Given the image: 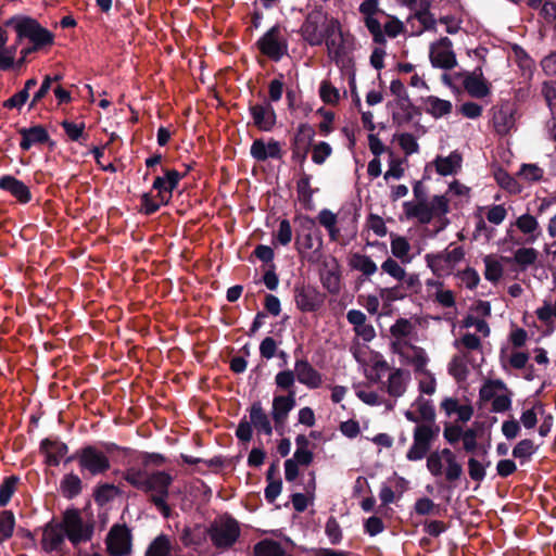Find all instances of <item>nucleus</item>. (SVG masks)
Masks as SVG:
<instances>
[{
    "label": "nucleus",
    "mask_w": 556,
    "mask_h": 556,
    "mask_svg": "<svg viewBox=\"0 0 556 556\" xmlns=\"http://www.w3.org/2000/svg\"><path fill=\"white\" fill-rule=\"evenodd\" d=\"M490 465V462L483 464L482 462L470 457L468 459V473L469 477L477 482H481L485 478V468Z\"/></svg>",
    "instance_id": "052dcab7"
},
{
    "label": "nucleus",
    "mask_w": 556,
    "mask_h": 556,
    "mask_svg": "<svg viewBox=\"0 0 556 556\" xmlns=\"http://www.w3.org/2000/svg\"><path fill=\"white\" fill-rule=\"evenodd\" d=\"M490 316V302L478 300L471 304L460 325V328L466 330L460 339L464 348H480L483 345V340L490 336V327L485 320Z\"/></svg>",
    "instance_id": "f03ea898"
},
{
    "label": "nucleus",
    "mask_w": 556,
    "mask_h": 556,
    "mask_svg": "<svg viewBox=\"0 0 556 556\" xmlns=\"http://www.w3.org/2000/svg\"><path fill=\"white\" fill-rule=\"evenodd\" d=\"M296 191L300 200L309 201L312 199L313 190L311 188V176L308 174H301L296 182Z\"/></svg>",
    "instance_id": "0e129e2a"
},
{
    "label": "nucleus",
    "mask_w": 556,
    "mask_h": 556,
    "mask_svg": "<svg viewBox=\"0 0 556 556\" xmlns=\"http://www.w3.org/2000/svg\"><path fill=\"white\" fill-rule=\"evenodd\" d=\"M324 42L329 58L337 63L343 61L350 51L349 38L343 34L340 22L333 17H330V25Z\"/></svg>",
    "instance_id": "ddd939ff"
},
{
    "label": "nucleus",
    "mask_w": 556,
    "mask_h": 556,
    "mask_svg": "<svg viewBox=\"0 0 556 556\" xmlns=\"http://www.w3.org/2000/svg\"><path fill=\"white\" fill-rule=\"evenodd\" d=\"M40 450L46 457V463L50 466H56L65 456L67 446L58 440L46 439L41 442Z\"/></svg>",
    "instance_id": "473e14b6"
},
{
    "label": "nucleus",
    "mask_w": 556,
    "mask_h": 556,
    "mask_svg": "<svg viewBox=\"0 0 556 556\" xmlns=\"http://www.w3.org/2000/svg\"><path fill=\"white\" fill-rule=\"evenodd\" d=\"M181 174L176 169H166L164 176H159L153 182V189L157 191L156 198L161 203H168L173 195V190L181 179Z\"/></svg>",
    "instance_id": "4be33fe9"
},
{
    "label": "nucleus",
    "mask_w": 556,
    "mask_h": 556,
    "mask_svg": "<svg viewBox=\"0 0 556 556\" xmlns=\"http://www.w3.org/2000/svg\"><path fill=\"white\" fill-rule=\"evenodd\" d=\"M35 87V77L29 78L25 87L13 94L11 98L4 101L3 106L8 109H20L22 105L25 104L29 97V90Z\"/></svg>",
    "instance_id": "a18cd8bd"
},
{
    "label": "nucleus",
    "mask_w": 556,
    "mask_h": 556,
    "mask_svg": "<svg viewBox=\"0 0 556 556\" xmlns=\"http://www.w3.org/2000/svg\"><path fill=\"white\" fill-rule=\"evenodd\" d=\"M295 406L294 392L289 396H276L273 401L271 415L276 426L285 424L289 412Z\"/></svg>",
    "instance_id": "72a5a7b5"
},
{
    "label": "nucleus",
    "mask_w": 556,
    "mask_h": 556,
    "mask_svg": "<svg viewBox=\"0 0 556 556\" xmlns=\"http://www.w3.org/2000/svg\"><path fill=\"white\" fill-rule=\"evenodd\" d=\"M256 556H285L280 543L273 540H263L254 547Z\"/></svg>",
    "instance_id": "de8ad7c7"
},
{
    "label": "nucleus",
    "mask_w": 556,
    "mask_h": 556,
    "mask_svg": "<svg viewBox=\"0 0 556 556\" xmlns=\"http://www.w3.org/2000/svg\"><path fill=\"white\" fill-rule=\"evenodd\" d=\"M365 25L371 34L374 41L377 43H384L386 36L381 28L380 22L374 16L364 17Z\"/></svg>",
    "instance_id": "e2e57ef3"
},
{
    "label": "nucleus",
    "mask_w": 556,
    "mask_h": 556,
    "mask_svg": "<svg viewBox=\"0 0 556 556\" xmlns=\"http://www.w3.org/2000/svg\"><path fill=\"white\" fill-rule=\"evenodd\" d=\"M349 265L352 269L362 273L365 277H371L378 270L377 264L368 255L358 252L350 256Z\"/></svg>",
    "instance_id": "4c0bfd02"
},
{
    "label": "nucleus",
    "mask_w": 556,
    "mask_h": 556,
    "mask_svg": "<svg viewBox=\"0 0 556 556\" xmlns=\"http://www.w3.org/2000/svg\"><path fill=\"white\" fill-rule=\"evenodd\" d=\"M12 548L17 554V556H35L34 533L30 530L20 526L16 529Z\"/></svg>",
    "instance_id": "c756f323"
},
{
    "label": "nucleus",
    "mask_w": 556,
    "mask_h": 556,
    "mask_svg": "<svg viewBox=\"0 0 556 556\" xmlns=\"http://www.w3.org/2000/svg\"><path fill=\"white\" fill-rule=\"evenodd\" d=\"M20 477L12 475L5 477L0 484V507H5L13 494L18 490Z\"/></svg>",
    "instance_id": "79ce46f5"
},
{
    "label": "nucleus",
    "mask_w": 556,
    "mask_h": 556,
    "mask_svg": "<svg viewBox=\"0 0 556 556\" xmlns=\"http://www.w3.org/2000/svg\"><path fill=\"white\" fill-rule=\"evenodd\" d=\"M108 549L112 556H124L130 552V534L126 527L114 526L106 539Z\"/></svg>",
    "instance_id": "aec40b11"
},
{
    "label": "nucleus",
    "mask_w": 556,
    "mask_h": 556,
    "mask_svg": "<svg viewBox=\"0 0 556 556\" xmlns=\"http://www.w3.org/2000/svg\"><path fill=\"white\" fill-rule=\"evenodd\" d=\"M412 408H415L422 421H433L435 413L434 408L429 400L418 396L413 403Z\"/></svg>",
    "instance_id": "603ef678"
},
{
    "label": "nucleus",
    "mask_w": 556,
    "mask_h": 556,
    "mask_svg": "<svg viewBox=\"0 0 556 556\" xmlns=\"http://www.w3.org/2000/svg\"><path fill=\"white\" fill-rule=\"evenodd\" d=\"M330 18L321 12H313L307 15L301 27V33L305 41L311 46H319L324 42L328 33Z\"/></svg>",
    "instance_id": "4468645a"
},
{
    "label": "nucleus",
    "mask_w": 556,
    "mask_h": 556,
    "mask_svg": "<svg viewBox=\"0 0 556 556\" xmlns=\"http://www.w3.org/2000/svg\"><path fill=\"white\" fill-rule=\"evenodd\" d=\"M317 219L319 224L326 228L331 241L340 239V228L338 227V216L330 210L324 208L318 213Z\"/></svg>",
    "instance_id": "ea45409f"
},
{
    "label": "nucleus",
    "mask_w": 556,
    "mask_h": 556,
    "mask_svg": "<svg viewBox=\"0 0 556 556\" xmlns=\"http://www.w3.org/2000/svg\"><path fill=\"white\" fill-rule=\"evenodd\" d=\"M431 165L440 176H454L462 169L463 155L459 151L454 150L446 156L438 155Z\"/></svg>",
    "instance_id": "5701e85b"
},
{
    "label": "nucleus",
    "mask_w": 556,
    "mask_h": 556,
    "mask_svg": "<svg viewBox=\"0 0 556 556\" xmlns=\"http://www.w3.org/2000/svg\"><path fill=\"white\" fill-rule=\"evenodd\" d=\"M429 59L433 67L452 70L457 65L453 43L447 37H442L429 47Z\"/></svg>",
    "instance_id": "2eb2a0df"
},
{
    "label": "nucleus",
    "mask_w": 556,
    "mask_h": 556,
    "mask_svg": "<svg viewBox=\"0 0 556 556\" xmlns=\"http://www.w3.org/2000/svg\"><path fill=\"white\" fill-rule=\"evenodd\" d=\"M249 111L254 126L260 130L270 131L275 127L277 116L270 102L251 105Z\"/></svg>",
    "instance_id": "412c9836"
},
{
    "label": "nucleus",
    "mask_w": 556,
    "mask_h": 556,
    "mask_svg": "<svg viewBox=\"0 0 556 556\" xmlns=\"http://www.w3.org/2000/svg\"><path fill=\"white\" fill-rule=\"evenodd\" d=\"M78 462L81 470L96 476L106 471L110 468V460L105 454L92 446L81 450Z\"/></svg>",
    "instance_id": "6ab92c4d"
},
{
    "label": "nucleus",
    "mask_w": 556,
    "mask_h": 556,
    "mask_svg": "<svg viewBox=\"0 0 556 556\" xmlns=\"http://www.w3.org/2000/svg\"><path fill=\"white\" fill-rule=\"evenodd\" d=\"M426 113L434 118H440L448 115L452 112L453 105L448 100H443L434 96H429L422 101Z\"/></svg>",
    "instance_id": "e433bc0d"
},
{
    "label": "nucleus",
    "mask_w": 556,
    "mask_h": 556,
    "mask_svg": "<svg viewBox=\"0 0 556 556\" xmlns=\"http://www.w3.org/2000/svg\"><path fill=\"white\" fill-rule=\"evenodd\" d=\"M465 258V250L454 243L446 249L425 255L427 266L438 278L448 277L454 273L456 266Z\"/></svg>",
    "instance_id": "7ed1b4c3"
},
{
    "label": "nucleus",
    "mask_w": 556,
    "mask_h": 556,
    "mask_svg": "<svg viewBox=\"0 0 556 556\" xmlns=\"http://www.w3.org/2000/svg\"><path fill=\"white\" fill-rule=\"evenodd\" d=\"M457 277L460 283L469 290H473L480 282V276L473 268H466L458 271Z\"/></svg>",
    "instance_id": "680f3d73"
},
{
    "label": "nucleus",
    "mask_w": 556,
    "mask_h": 556,
    "mask_svg": "<svg viewBox=\"0 0 556 556\" xmlns=\"http://www.w3.org/2000/svg\"><path fill=\"white\" fill-rule=\"evenodd\" d=\"M315 130L311 125L304 123L298 126L294 135L293 155L299 157L301 162L305 161L307 151L313 144Z\"/></svg>",
    "instance_id": "393cba45"
},
{
    "label": "nucleus",
    "mask_w": 556,
    "mask_h": 556,
    "mask_svg": "<svg viewBox=\"0 0 556 556\" xmlns=\"http://www.w3.org/2000/svg\"><path fill=\"white\" fill-rule=\"evenodd\" d=\"M210 536L216 547H229L238 539L240 529L236 520L226 518L215 522L210 529Z\"/></svg>",
    "instance_id": "f3484780"
},
{
    "label": "nucleus",
    "mask_w": 556,
    "mask_h": 556,
    "mask_svg": "<svg viewBox=\"0 0 556 556\" xmlns=\"http://www.w3.org/2000/svg\"><path fill=\"white\" fill-rule=\"evenodd\" d=\"M173 479L164 471H156L148 476L147 484L144 488L146 492L151 493V501L157 507V509L164 515L169 517L170 508L166 503L168 496V486Z\"/></svg>",
    "instance_id": "1a4fd4ad"
},
{
    "label": "nucleus",
    "mask_w": 556,
    "mask_h": 556,
    "mask_svg": "<svg viewBox=\"0 0 556 556\" xmlns=\"http://www.w3.org/2000/svg\"><path fill=\"white\" fill-rule=\"evenodd\" d=\"M391 157L389 161V168L383 175V179L388 182L391 179H401L404 176L405 169L403 167L404 161L397 157H394L392 153H390Z\"/></svg>",
    "instance_id": "13d9d810"
},
{
    "label": "nucleus",
    "mask_w": 556,
    "mask_h": 556,
    "mask_svg": "<svg viewBox=\"0 0 556 556\" xmlns=\"http://www.w3.org/2000/svg\"><path fill=\"white\" fill-rule=\"evenodd\" d=\"M463 84L465 90L473 98H484L490 93L489 83L483 77L481 68L466 74Z\"/></svg>",
    "instance_id": "bb28decb"
},
{
    "label": "nucleus",
    "mask_w": 556,
    "mask_h": 556,
    "mask_svg": "<svg viewBox=\"0 0 556 556\" xmlns=\"http://www.w3.org/2000/svg\"><path fill=\"white\" fill-rule=\"evenodd\" d=\"M250 152L251 155L260 162L266 161L267 159L281 157L280 143L273 139H270L267 142H265L262 139L254 140L251 146Z\"/></svg>",
    "instance_id": "c85d7f7f"
},
{
    "label": "nucleus",
    "mask_w": 556,
    "mask_h": 556,
    "mask_svg": "<svg viewBox=\"0 0 556 556\" xmlns=\"http://www.w3.org/2000/svg\"><path fill=\"white\" fill-rule=\"evenodd\" d=\"M390 249L392 255L401 261L402 264L412 263L414 255L412 252V245L405 237L391 236Z\"/></svg>",
    "instance_id": "c9c22d12"
},
{
    "label": "nucleus",
    "mask_w": 556,
    "mask_h": 556,
    "mask_svg": "<svg viewBox=\"0 0 556 556\" xmlns=\"http://www.w3.org/2000/svg\"><path fill=\"white\" fill-rule=\"evenodd\" d=\"M544 170L536 164H522L518 176L527 182H535L543 178Z\"/></svg>",
    "instance_id": "4d7b16f0"
},
{
    "label": "nucleus",
    "mask_w": 556,
    "mask_h": 556,
    "mask_svg": "<svg viewBox=\"0 0 556 556\" xmlns=\"http://www.w3.org/2000/svg\"><path fill=\"white\" fill-rule=\"evenodd\" d=\"M62 527L67 539L74 545L91 539L92 526L76 509H67L64 513Z\"/></svg>",
    "instance_id": "f8f14e48"
},
{
    "label": "nucleus",
    "mask_w": 556,
    "mask_h": 556,
    "mask_svg": "<svg viewBox=\"0 0 556 556\" xmlns=\"http://www.w3.org/2000/svg\"><path fill=\"white\" fill-rule=\"evenodd\" d=\"M396 140H397L401 149L407 155L417 153L419 150L418 142L412 134H408V132L401 134L396 137Z\"/></svg>",
    "instance_id": "69168bd1"
},
{
    "label": "nucleus",
    "mask_w": 556,
    "mask_h": 556,
    "mask_svg": "<svg viewBox=\"0 0 556 556\" xmlns=\"http://www.w3.org/2000/svg\"><path fill=\"white\" fill-rule=\"evenodd\" d=\"M410 381V374L403 369L393 370L387 380L386 388L389 395L393 397L402 396Z\"/></svg>",
    "instance_id": "7c9ffc66"
},
{
    "label": "nucleus",
    "mask_w": 556,
    "mask_h": 556,
    "mask_svg": "<svg viewBox=\"0 0 556 556\" xmlns=\"http://www.w3.org/2000/svg\"><path fill=\"white\" fill-rule=\"evenodd\" d=\"M148 476L149 473L143 470L137 468H129L126 470L124 478L135 488L144 491Z\"/></svg>",
    "instance_id": "bf43d9fd"
},
{
    "label": "nucleus",
    "mask_w": 556,
    "mask_h": 556,
    "mask_svg": "<svg viewBox=\"0 0 556 556\" xmlns=\"http://www.w3.org/2000/svg\"><path fill=\"white\" fill-rule=\"evenodd\" d=\"M320 99L330 105H336L340 101L339 90L328 80H324L319 87Z\"/></svg>",
    "instance_id": "864d4df0"
},
{
    "label": "nucleus",
    "mask_w": 556,
    "mask_h": 556,
    "mask_svg": "<svg viewBox=\"0 0 556 556\" xmlns=\"http://www.w3.org/2000/svg\"><path fill=\"white\" fill-rule=\"evenodd\" d=\"M516 112L515 104L510 102H502L492 109V125L498 135L505 136L515 128Z\"/></svg>",
    "instance_id": "a211bd4d"
},
{
    "label": "nucleus",
    "mask_w": 556,
    "mask_h": 556,
    "mask_svg": "<svg viewBox=\"0 0 556 556\" xmlns=\"http://www.w3.org/2000/svg\"><path fill=\"white\" fill-rule=\"evenodd\" d=\"M472 367V361L468 350L462 351L453 357L448 365V372L457 381H463L467 378L470 368Z\"/></svg>",
    "instance_id": "2f4dec72"
},
{
    "label": "nucleus",
    "mask_w": 556,
    "mask_h": 556,
    "mask_svg": "<svg viewBox=\"0 0 556 556\" xmlns=\"http://www.w3.org/2000/svg\"><path fill=\"white\" fill-rule=\"evenodd\" d=\"M0 189L9 192L22 204H26L31 200V191L29 187L14 176H2L0 178Z\"/></svg>",
    "instance_id": "a878e982"
},
{
    "label": "nucleus",
    "mask_w": 556,
    "mask_h": 556,
    "mask_svg": "<svg viewBox=\"0 0 556 556\" xmlns=\"http://www.w3.org/2000/svg\"><path fill=\"white\" fill-rule=\"evenodd\" d=\"M4 26L15 30L17 42L25 39L29 41V46L21 51L22 56L16 62V65L21 66L25 62L26 55L35 51V18L16 14L7 20Z\"/></svg>",
    "instance_id": "9b49d317"
},
{
    "label": "nucleus",
    "mask_w": 556,
    "mask_h": 556,
    "mask_svg": "<svg viewBox=\"0 0 556 556\" xmlns=\"http://www.w3.org/2000/svg\"><path fill=\"white\" fill-rule=\"evenodd\" d=\"M538 251L533 248L521 247L514 253L513 261L522 269L533 265L538 260Z\"/></svg>",
    "instance_id": "49530a36"
},
{
    "label": "nucleus",
    "mask_w": 556,
    "mask_h": 556,
    "mask_svg": "<svg viewBox=\"0 0 556 556\" xmlns=\"http://www.w3.org/2000/svg\"><path fill=\"white\" fill-rule=\"evenodd\" d=\"M438 433L439 428L431 422L417 425L413 432V444L406 453V458L410 462L422 459L429 452Z\"/></svg>",
    "instance_id": "0eeeda50"
},
{
    "label": "nucleus",
    "mask_w": 556,
    "mask_h": 556,
    "mask_svg": "<svg viewBox=\"0 0 556 556\" xmlns=\"http://www.w3.org/2000/svg\"><path fill=\"white\" fill-rule=\"evenodd\" d=\"M381 269L384 274L392 277L396 281L405 278V268L393 257H388L382 264Z\"/></svg>",
    "instance_id": "6e6d98bb"
},
{
    "label": "nucleus",
    "mask_w": 556,
    "mask_h": 556,
    "mask_svg": "<svg viewBox=\"0 0 556 556\" xmlns=\"http://www.w3.org/2000/svg\"><path fill=\"white\" fill-rule=\"evenodd\" d=\"M484 265L485 279L491 282H497L502 278L504 271L502 263L497 258L488 255L484 257Z\"/></svg>",
    "instance_id": "09e8293b"
},
{
    "label": "nucleus",
    "mask_w": 556,
    "mask_h": 556,
    "mask_svg": "<svg viewBox=\"0 0 556 556\" xmlns=\"http://www.w3.org/2000/svg\"><path fill=\"white\" fill-rule=\"evenodd\" d=\"M427 469L433 477L444 476L450 482L458 480L463 475V467L450 448L430 453L427 457Z\"/></svg>",
    "instance_id": "39448f33"
},
{
    "label": "nucleus",
    "mask_w": 556,
    "mask_h": 556,
    "mask_svg": "<svg viewBox=\"0 0 556 556\" xmlns=\"http://www.w3.org/2000/svg\"><path fill=\"white\" fill-rule=\"evenodd\" d=\"M507 211L501 204H494L486 207L485 217L489 223L500 225L506 218Z\"/></svg>",
    "instance_id": "338daca9"
},
{
    "label": "nucleus",
    "mask_w": 556,
    "mask_h": 556,
    "mask_svg": "<svg viewBox=\"0 0 556 556\" xmlns=\"http://www.w3.org/2000/svg\"><path fill=\"white\" fill-rule=\"evenodd\" d=\"M541 236L539 220L530 213L518 216L507 230V237L517 245L533 244Z\"/></svg>",
    "instance_id": "423d86ee"
},
{
    "label": "nucleus",
    "mask_w": 556,
    "mask_h": 556,
    "mask_svg": "<svg viewBox=\"0 0 556 556\" xmlns=\"http://www.w3.org/2000/svg\"><path fill=\"white\" fill-rule=\"evenodd\" d=\"M450 212V201L445 194H437L426 200L406 201L403 203V213L408 220L428 225L433 220L440 224L439 230L448 224L446 217Z\"/></svg>",
    "instance_id": "f257e3e1"
},
{
    "label": "nucleus",
    "mask_w": 556,
    "mask_h": 556,
    "mask_svg": "<svg viewBox=\"0 0 556 556\" xmlns=\"http://www.w3.org/2000/svg\"><path fill=\"white\" fill-rule=\"evenodd\" d=\"M542 94L552 114H554V110L556 109V81H545L542 86Z\"/></svg>",
    "instance_id": "774afa93"
},
{
    "label": "nucleus",
    "mask_w": 556,
    "mask_h": 556,
    "mask_svg": "<svg viewBox=\"0 0 556 556\" xmlns=\"http://www.w3.org/2000/svg\"><path fill=\"white\" fill-rule=\"evenodd\" d=\"M311 148L312 161L317 165L324 164L326 160L332 154L331 146L325 141L313 143Z\"/></svg>",
    "instance_id": "5fc2aeb1"
},
{
    "label": "nucleus",
    "mask_w": 556,
    "mask_h": 556,
    "mask_svg": "<svg viewBox=\"0 0 556 556\" xmlns=\"http://www.w3.org/2000/svg\"><path fill=\"white\" fill-rule=\"evenodd\" d=\"M296 444L299 446L291 459L295 460L298 465L308 466L313 460V453L306 448L307 440L300 435L296 438Z\"/></svg>",
    "instance_id": "3c124183"
},
{
    "label": "nucleus",
    "mask_w": 556,
    "mask_h": 556,
    "mask_svg": "<svg viewBox=\"0 0 556 556\" xmlns=\"http://www.w3.org/2000/svg\"><path fill=\"white\" fill-rule=\"evenodd\" d=\"M295 304L302 312H315L324 304V295L312 287L298 288Z\"/></svg>",
    "instance_id": "b1692460"
},
{
    "label": "nucleus",
    "mask_w": 556,
    "mask_h": 556,
    "mask_svg": "<svg viewBox=\"0 0 556 556\" xmlns=\"http://www.w3.org/2000/svg\"><path fill=\"white\" fill-rule=\"evenodd\" d=\"M513 392L502 380H489L480 389V399L492 402V412L504 413L511 407Z\"/></svg>",
    "instance_id": "9d476101"
},
{
    "label": "nucleus",
    "mask_w": 556,
    "mask_h": 556,
    "mask_svg": "<svg viewBox=\"0 0 556 556\" xmlns=\"http://www.w3.org/2000/svg\"><path fill=\"white\" fill-rule=\"evenodd\" d=\"M403 365L410 366L419 374L418 387L424 394L432 395L437 390L434 376L426 369L428 357L424 350H397Z\"/></svg>",
    "instance_id": "20e7f679"
},
{
    "label": "nucleus",
    "mask_w": 556,
    "mask_h": 556,
    "mask_svg": "<svg viewBox=\"0 0 556 556\" xmlns=\"http://www.w3.org/2000/svg\"><path fill=\"white\" fill-rule=\"evenodd\" d=\"M14 526V514L11 510L0 511V544L12 536Z\"/></svg>",
    "instance_id": "8fccbe9b"
},
{
    "label": "nucleus",
    "mask_w": 556,
    "mask_h": 556,
    "mask_svg": "<svg viewBox=\"0 0 556 556\" xmlns=\"http://www.w3.org/2000/svg\"><path fill=\"white\" fill-rule=\"evenodd\" d=\"M60 489L65 497L73 498L81 491V480L77 475L68 473L62 479Z\"/></svg>",
    "instance_id": "c03bdc74"
},
{
    "label": "nucleus",
    "mask_w": 556,
    "mask_h": 556,
    "mask_svg": "<svg viewBox=\"0 0 556 556\" xmlns=\"http://www.w3.org/2000/svg\"><path fill=\"white\" fill-rule=\"evenodd\" d=\"M251 425H253L258 431H263L265 434H271L270 421L263 410L261 404L254 403L250 409Z\"/></svg>",
    "instance_id": "a19ab883"
},
{
    "label": "nucleus",
    "mask_w": 556,
    "mask_h": 556,
    "mask_svg": "<svg viewBox=\"0 0 556 556\" xmlns=\"http://www.w3.org/2000/svg\"><path fill=\"white\" fill-rule=\"evenodd\" d=\"M210 535L208 528L202 525L185 527L181 531L180 541L186 547L199 551L207 542Z\"/></svg>",
    "instance_id": "cd10ccee"
},
{
    "label": "nucleus",
    "mask_w": 556,
    "mask_h": 556,
    "mask_svg": "<svg viewBox=\"0 0 556 556\" xmlns=\"http://www.w3.org/2000/svg\"><path fill=\"white\" fill-rule=\"evenodd\" d=\"M262 54L273 61H279L288 52V40L281 26L269 28L256 42Z\"/></svg>",
    "instance_id": "6e6552de"
},
{
    "label": "nucleus",
    "mask_w": 556,
    "mask_h": 556,
    "mask_svg": "<svg viewBox=\"0 0 556 556\" xmlns=\"http://www.w3.org/2000/svg\"><path fill=\"white\" fill-rule=\"evenodd\" d=\"M295 374L299 382L311 389L321 384V376L306 361H296Z\"/></svg>",
    "instance_id": "f704fd0d"
},
{
    "label": "nucleus",
    "mask_w": 556,
    "mask_h": 556,
    "mask_svg": "<svg viewBox=\"0 0 556 556\" xmlns=\"http://www.w3.org/2000/svg\"><path fill=\"white\" fill-rule=\"evenodd\" d=\"M64 530L62 525H49L45 528L42 533V547L46 551H53L59 548L64 540Z\"/></svg>",
    "instance_id": "58836bf2"
},
{
    "label": "nucleus",
    "mask_w": 556,
    "mask_h": 556,
    "mask_svg": "<svg viewBox=\"0 0 556 556\" xmlns=\"http://www.w3.org/2000/svg\"><path fill=\"white\" fill-rule=\"evenodd\" d=\"M354 356L363 363L364 374L370 381H379L389 370L388 363L371 350H354Z\"/></svg>",
    "instance_id": "dca6fc26"
},
{
    "label": "nucleus",
    "mask_w": 556,
    "mask_h": 556,
    "mask_svg": "<svg viewBox=\"0 0 556 556\" xmlns=\"http://www.w3.org/2000/svg\"><path fill=\"white\" fill-rule=\"evenodd\" d=\"M173 545L165 534L157 535L148 546L146 556H169Z\"/></svg>",
    "instance_id": "37998d69"
}]
</instances>
